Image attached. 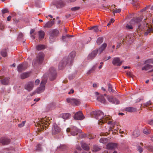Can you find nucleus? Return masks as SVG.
<instances>
[{"label": "nucleus", "instance_id": "1", "mask_svg": "<svg viewBox=\"0 0 153 153\" xmlns=\"http://www.w3.org/2000/svg\"><path fill=\"white\" fill-rule=\"evenodd\" d=\"M91 115L93 117H94L98 120V123L100 124L105 122L110 119L109 117L104 116L103 112L101 111H93L91 113Z\"/></svg>", "mask_w": 153, "mask_h": 153}, {"label": "nucleus", "instance_id": "2", "mask_svg": "<svg viewBox=\"0 0 153 153\" xmlns=\"http://www.w3.org/2000/svg\"><path fill=\"white\" fill-rule=\"evenodd\" d=\"M50 119L51 118L49 117L42 118L38 123H37V126L39 127L40 128L44 129V127H46L45 125L48 126L50 124Z\"/></svg>", "mask_w": 153, "mask_h": 153}, {"label": "nucleus", "instance_id": "3", "mask_svg": "<svg viewBox=\"0 0 153 153\" xmlns=\"http://www.w3.org/2000/svg\"><path fill=\"white\" fill-rule=\"evenodd\" d=\"M47 74H45L42 78V80L40 85V86L36 90V92L38 94H40L44 91L45 89V85L47 80Z\"/></svg>", "mask_w": 153, "mask_h": 153}, {"label": "nucleus", "instance_id": "4", "mask_svg": "<svg viewBox=\"0 0 153 153\" xmlns=\"http://www.w3.org/2000/svg\"><path fill=\"white\" fill-rule=\"evenodd\" d=\"M50 41L52 43L54 41L55 38L59 34V31L56 29L51 30L50 33Z\"/></svg>", "mask_w": 153, "mask_h": 153}, {"label": "nucleus", "instance_id": "5", "mask_svg": "<svg viewBox=\"0 0 153 153\" xmlns=\"http://www.w3.org/2000/svg\"><path fill=\"white\" fill-rule=\"evenodd\" d=\"M56 70L53 68H50L48 76L51 80H53L56 78Z\"/></svg>", "mask_w": 153, "mask_h": 153}, {"label": "nucleus", "instance_id": "6", "mask_svg": "<svg viewBox=\"0 0 153 153\" xmlns=\"http://www.w3.org/2000/svg\"><path fill=\"white\" fill-rule=\"evenodd\" d=\"M74 119L79 120H82L85 118V117L81 111H79L76 113L74 116Z\"/></svg>", "mask_w": 153, "mask_h": 153}, {"label": "nucleus", "instance_id": "7", "mask_svg": "<svg viewBox=\"0 0 153 153\" xmlns=\"http://www.w3.org/2000/svg\"><path fill=\"white\" fill-rule=\"evenodd\" d=\"M53 4L56 6L57 8H61L63 7L66 5L65 1L62 0H58L53 2Z\"/></svg>", "mask_w": 153, "mask_h": 153}, {"label": "nucleus", "instance_id": "8", "mask_svg": "<svg viewBox=\"0 0 153 153\" xmlns=\"http://www.w3.org/2000/svg\"><path fill=\"white\" fill-rule=\"evenodd\" d=\"M76 55V52L74 51L71 52L69 55L68 59V64L71 65L73 62V59Z\"/></svg>", "mask_w": 153, "mask_h": 153}, {"label": "nucleus", "instance_id": "9", "mask_svg": "<svg viewBox=\"0 0 153 153\" xmlns=\"http://www.w3.org/2000/svg\"><path fill=\"white\" fill-rule=\"evenodd\" d=\"M68 132L71 131V134L73 136H75L78 133H81V131L79 129L76 127H74L71 129L69 128H68Z\"/></svg>", "mask_w": 153, "mask_h": 153}, {"label": "nucleus", "instance_id": "10", "mask_svg": "<svg viewBox=\"0 0 153 153\" xmlns=\"http://www.w3.org/2000/svg\"><path fill=\"white\" fill-rule=\"evenodd\" d=\"M28 66L27 63V62H24L22 64H19L17 67L18 71L19 72H21L25 70Z\"/></svg>", "mask_w": 153, "mask_h": 153}, {"label": "nucleus", "instance_id": "11", "mask_svg": "<svg viewBox=\"0 0 153 153\" xmlns=\"http://www.w3.org/2000/svg\"><path fill=\"white\" fill-rule=\"evenodd\" d=\"M68 102L71 103L72 105H78L80 104L79 100L73 98H68Z\"/></svg>", "mask_w": 153, "mask_h": 153}, {"label": "nucleus", "instance_id": "12", "mask_svg": "<svg viewBox=\"0 0 153 153\" xmlns=\"http://www.w3.org/2000/svg\"><path fill=\"white\" fill-rule=\"evenodd\" d=\"M44 54L43 53H39L36 57V62L39 64L42 63L44 59Z\"/></svg>", "mask_w": 153, "mask_h": 153}, {"label": "nucleus", "instance_id": "13", "mask_svg": "<svg viewBox=\"0 0 153 153\" xmlns=\"http://www.w3.org/2000/svg\"><path fill=\"white\" fill-rule=\"evenodd\" d=\"M67 64V59L66 57H65L59 63L58 66L60 70L63 69Z\"/></svg>", "mask_w": 153, "mask_h": 153}, {"label": "nucleus", "instance_id": "14", "mask_svg": "<svg viewBox=\"0 0 153 153\" xmlns=\"http://www.w3.org/2000/svg\"><path fill=\"white\" fill-rule=\"evenodd\" d=\"M122 63V61L120 60L118 57L114 58L112 61V63L114 65L117 66H120Z\"/></svg>", "mask_w": 153, "mask_h": 153}, {"label": "nucleus", "instance_id": "15", "mask_svg": "<svg viewBox=\"0 0 153 153\" xmlns=\"http://www.w3.org/2000/svg\"><path fill=\"white\" fill-rule=\"evenodd\" d=\"M34 86V82H28L25 86V89L28 91H30L32 90Z\"/></svg>", "mask_w": 153, "mask_h": 153}, {"label": "nucleus", "instance_id": "16", "mask_svg": "<svg viewBox=\"0 0 153 153\" xmlns=\"http://www.w3.org/2000/svg\"><path fill=\"white\" fill-rule=\"evenodd\" d=\"M60 129L59 127L56 124H54L53 125L52 129V133L53 134H56L60 131Z\"/></svg>", "mask_w": 153, "mask_h": 153}, {"label": "nucleus", "instance_id": "17", "mask_svg": "<svg viewBox=\"0 0 153 153\" xmlns=\"http://www.w3.org/2000/svg\"><path fill=\"white\" fill-rule=\"evenodd\" d=\"M98 50H97L93 51L88 55V60H92L96 56Z\"/></svg>", "mask_w": 153, "mask_h": 153}, {"label": "nucleus", "instance_id": "18", "mask_svg": "<svg viewBox=\"0 0 153 153\" xmlns=\"http://www.w3.org/2000/svg\"><path fill=\"white\" fill-rule=\"evenodd\" d=\"M10 142V140L6 137H2L0 139V143L3 145L8 144Z\"/></svg>", "mask_w": 153, "mask_h": 153}, {"label": "nucleus", "instance_id": "19", "mask_svg": "<svg viewBox=\"0 0 153 153\" xmlns=\"http://www.w3.org/2000/svg\"><path fill=\"white\" fill-rule=\"evenodd\" d=\"M108 100L109 102L114 104H117L119 103V101L117 99L111 96L108 97Z\"/></svg>", "mask_w": 153, "mask_h": 153}, {"label": "nucleus", "instance_id": "20", "mask_svg": "<svg viewBox=\"0 0 153 153\" xmlns=\"http://www.w3.org/2000/svg\"><path fill=\"white\" fill-rule=\"evenodd\" d=\"M55 20V19L53 18L52 21L47 22L45 24L44 27L45 28L51 27L54 25Z\"/></svg>", "mask_w": 153, "mask_h": 153}, {"label": "nucleus", "instance_id": "21", "mask_svg": "<svg viewBox=\"0 0 153 153\" xmlns=\"http://www.w3.org/2000/svg\"><path fill=\"white\" fill-rule=\"evenodd\" d=\"M117 144L114 143H109L106 145V148L108 149H112L117 147Z\"/></svg>", "mask_w": 153, "mask_h": 153}, {"label": "nucleus", "instance_id": "22", "mask_svg": "<svg viewBox=\"0 0 153 153\" xmlns=\"http://www.w3.org/2000/svg\"><path fill=\"white\" fill-rule=\"evenodd\" d=\"M107 45L106 43H104L99 48L98 50V52L100 54L105 49Z\"/></svg>", "mask_w": 153, "mask_h": 153}, {"label": "nucleus", "instance_id": "23", "mask_svg": "<svg viewBox=\"0 0 153 153\" xmlns=\"http://www.w3.org/2000/svg\"><path fill=\"white\" fill-rule=\"evenodd\" d=\"M125 111H126L130 113L134 112L136 111L137 109L132 107H128L125 109Z\"/></svg>", "mask_w": 153, "mask_h": 153}, {"label": "nucleus", "instance_id": "24", "mask_svg": "<svg viewBox=\"0 0 153 153\" xmlns=\"http://www.w3.org/2000/svg\"><path fill=\"white\" fill-rule=\"evenodd\" d=\"M0 78L1 79V82L2 84L4 85H7L9 82V78H5L3 79L1 78V76H0Z\"/></svg>", "mask_w": 153, "mask_h": 153}, {"label": "nucleus", "instance_id": "25", "mask_svg": "<svg viewBox=\"0 0 153 153\" xmlns=\"http://www.w3.org/2000/svg\"><path fill=\"white\" fill-rule=\"evenodd\" d=\"M98 101L104 104L105 102V100L103 96H100L97 99Z\"/></svg>", "mask_w": 153, "mask_h": 153}, {"label": "nucleus", "instance_id": "26", "mask_svg": "<svg viewBox=\"0 0 153 153\" xmlns=\"http://www.w3.org/2000/svg\"><path fill=\"white\" fill-rule=\"evenodd\" d=\"M152 68L153 66L152 65L147 64L143 67H142V70L147 71Z\"/></svg>", "mask_w": 153, "mask_h": 153}, {"label": "nucleus", "instance_id": "27", "mask_svg": "<svg viewBox=\"0 0 153 153\" xmlns=\"http://www.w3.org/2000/svg\"><path fill=\"white\" fill-rule=\"evenodd\" d=\"M81 144L82 148L84 150H88L89 149V147L87 144L83 142H82Z\"/></svg>", "mask_w": 153, "mask_h": 153}, {"label": "nucleus", "instance_id": "28", "mask_svg": "<svg viewBox=\"0 0 153 153\" xmlns=\"http://www.w3.org/2000/svg\"><path fill=\"white\" fill-rule=\"evenodd\" d=\"M29 76V74L28 73H24L20 75L21 78L22 79H24L28 77Z\"/></svg>", "mask_w": 153, "mask_h": 153}, {"label": "nucleus", "instance_id": "29", "mask_svg": "<svg viewBox=\"0 0 153 153\" xmlns=\"http://www.w3.org/2000/svg\"><path fill=\"white\" fill-rule=\"evenodd\" d=\"M140 135V132L138 130H135L133 134V137H138Z\"/></svg>", "mask_w": 153, "mask_h": 153}, {"label": "nucleus", "instance_id": "30", "mask_svg": "<svg viewBox=\"0 0 153 153\" xmlns=\"http://www.w3.org/2000/svg\"><path fill=\"white\" fill-rule=\"evenodd\" d=\"M39 38L43 39L44 38L45 33L44 31H39Z\"/></svg>", "mask_w": 153, "mask_h": 153}, {"label": "nucleus", "instance_id": "31", "mask_svg": "<svg viewBox=\"0 0 153 153\" xmlns=\"http://www.w3.org/2000/svg\"><path fill=\"white\" fill-rule=\"evenodd\" d=\"M103 38L102 37H100L98 38L97 41V43L98 45H100L103 42Z\"/></svg>", "mask_w": 153, "mask_h": 153}, {"label": "nucleus", "instance_id": "32", "mask_svg": "<svg viewBox=\"0 0 153 153\" xmlns=\"http://www.w3.org/2000/svg\"><path fill=\"white\" fill-rule=\"evenodd\" d=\"M45 48L44 45H38L36 47L37 49L38 50H40Z\"/></svg>", "mask_w": 153, "mask_h": 153}, {"label": "nucleus", "instance_id": "33", "mask_svg": "<svg viewBox=\"0 0 153 153\" xmlns=\"http://www.w3.org/2000/svg\"><path fill=\"white\" fill-rule=\"evenodd\" d=\"M1 55L3 57H6L7 56V53L6 49L2 50L1 52Z\"/></svg>", "mask_w": 153, "mask_h": 153}, {"label": "nucleus", "instance_id": "34", "mask_svg": "<svg viewBox=\"0 0 153 153\" xmlns=\"http://www.w3.org/2000/svg\"><path fill=\"white\" fill-rule=\"evenodd\" d=\"M90 29L93 30V31L95 32H97L99 31V29H98V27L97 26L91 27L90 28Z\"/></svg>", "mask_w": 153, "mask_h": 153}, {"label": "nucleus", "instance_id": "35", "mask_svg": "<svg viewBox=\"0 0 153 153\" xmlns=\"http://www.w3.org/2000/svg\"><path fill=\"white\" fill-rule=\"evenodd\" d=\"M113 13H119L121 11V9L120 8L117 9L115 8L113 10Z\"/></svg>", "mask_w": 153, "mask_h": 153}, {"label": "nucleus", "instance_id": "36", "mask_svg": "<svg viewBox=\"0 0 153 153\" xmlns=\"http://www.w3.org/2000/svg\"><path fill=\"white\" fill-rule=\"evenodd\" d=\"M108 90L109 91L113 93L114 92V91L112 89L111 85L110 84H108Z\"/></svg>", "mask_w": 153, "mask_h": 153}, {"label": "nucleus", "instance_id": "37", "mask_svg": "<svg viewBox=\"0 0 153 153\" xmlns=\"http://www.w3.org/2000/svg\"><path fill=\"white\" fill-rule=\"evenodd\" d=\"M106 139L105 138H102L100 139V143H105L106 142Z\"/></svg>", "mask_w": 153, "mask_h": 153}, {"label": "nucleus", "instance_id": "38", "mask_svg": "<svg viewBox=\"0 0 153 153\" xmlns=\"http://www.w3.org/2000/svg\"><path fill=\"white\" fill-rule=\"evenodd\" d=\"M62 117L64 119V121H65L67 119V114L66 113L63 114L62 116Z\"/></svg>", "mask_w": 153, "mask_h": 153}, {"label": "nucleus", "instance_id": "39", "mask_svg": "<svg viewBox=\"0 0 153 153\" xmlns=\"http://www.w3.org/2000/svg\"><path fill=\"white\" fill-rule=\"evenodd\" d=\"M94 151L95 152L98 151L100 150V148L97 146H94L93 147Z\"/></svg>", "mask_w": 153, "mask_h": 153}, {"label": "nucleus", "instance_id": "40", "mask_svg": "<svg viewBox=\"0 0 153 153\" xmlns=\"http://www.w3.org/2000/svg\"><path fill=\"white\" fill-rule=\"evenodd\" d=\"M143 132L146 134H148L150 133V131L147 129H144L143 130Z\"/></svg>", "mask_w": 153, "mask_h": 153}, {"label": "nucleus", "instance_id": "41", "mask_svg": "<svg viewBox=\"0 0 153 153\" xmlns=\"http://www.w3.org/2000/svg\"><path fill=\"white\" fill-rule=\"evenodd\" d=\"M1 12L2 14H4L5 13H8L9 12V11L7 9L5 8L4 9H2L1 10Z\"/></svg>", "mask_w": 153, "mask_h": 153}, {"label": "nucleus", "instance_id": "42", "mask_svg": "<svg viewBox=\"0 0 153 153\" xmlns=\"http://www.w3.org/2000/svg\"><path fill=\"white\" fill-rule=\"evenodd\" d=\"M152 29V28H149V29H148L146 32L144 34L145 35H147L148 34L151 32Z\"/></svg>", "mask_w": 153, "mask_h": 153}, {"label": "nucleus", "instance_id": "43", "mask_svg": "<svg viewBox=\"0 0 153 153\" xmlns=\"http://www.w3.org/2000/svg\"><path fill=\"white\" fill-rule=\"evenodd\" d=\"M142 19L140 18H136L135 20V22L136 23H138L141 22L142 21Z\"/></svg>", "mask_w": 153, "mask_h": 153}, {"label": "nucleus", "instance_id": "44", "mask_svg": "<svg viewBox=\"0 0 153 153\" xmlns=\"http://www.w3.org/2000/svg\"><path fill=\"white\" fill-rule=\"evenodd\" d=\"M66 148V146L64 145H62L60 146L58 148L61 150H64V149H65Z\"/></svg>", "mask_w": 153, "mask_h": 153}, {"label": "nucleus", "instance_id": "45", "mask_svg": "<svg viewBox=\"0 0 153 153\" xmlns=\"http://www.w3.org/2000/svg\"><path fill=\"white\" fill-rule=\"evenodd\" d=\"M80 7H76L71 8V9L72 11H75L79 10Z\"/></svg>", "mask_w": 153, "mask_h": 153}, {"label": "nucleus", "instance_id": "46", "mask_svg": "<svg viewBox=\"0 0 153 153\" xmlns=\"http://www.w3.org/2000/svg\"><path fill=\"white\" fill-rule=\"evenodd\" d=\"M146 62L149 63H152L153 64V59H148L146 61Z\"/></svg>", "mask_w": 153, "mask_h": 153}, {"label": "nucleus", "instance_id": "47", "mask_svg": "<svg viewBox=\"0 0 153 153\" xmlns=\"http://www.w3.org/2000/svg\"><path fill=\"white\" fill-rule=\"evenodd\" d=\"M41 146L40 144H38L37 146L36 149L39 151H40L41 150Z\"/></svg>", "mask_w": 153, "mask_h": 153}, {"label": "nucleus", "instance_id": "48", "mask_svg": "<svg viewBox=\"0 0 153 153\" xmlns=\"http://www.w3.org/2000/svg\"><path fill=\"white\" fill-rule=\"evenodd\" d=\"M126 74L127 75L133 78V75L132 74L131 72H127L126 73Z\"/></svg>", "mask_w": 153, "mask_h": 153}, {"label": "nucleus", "instance_id": "49", "mask_svg": "<svg viewBox=\"0 0 153 153\" xmlns=\"http://www.w3.org/2000/svg\"><path fill=\"white\" fill-rule=\"evenodd\" d=\"M126 27L128 29H132L133 28V27L131 25H127L126 26Z\"/></svg>", "mask_w": 153, "mask_h": 153}, {"label": "nucleus", "instance_id": "50", "mask_svg": "<svg viewBox=\"0 0 153 153\" xmlns=\"http://www.w3.org/2000/svg\"><path fill=\"white\" fill-rule=\"evenodd\" d=\"M151 102L150 101H149L147 102L146 103H145L144 105L145 106H148L151 105Z\"/></svg>", "mask_w": 153, "mask_h": 153}, {"label": "nucleus", "instance_id": "51", "mask_svg": "<svg viewBox=\"0 0 153 153\" xmlns=\"http://www.w3.org/2000/svg\"><path fill=\"white\" fill-rule=\"evenodd\" d=\"M138 150L141 153L142 152L143 150L142 148L140 146H138L137 148Z\"/></svg>", "mask_w": 153, "mask_h": 153}, {"label": "nucleus", "instance_id": "52", "mask_svg": "<svg viewBox=\"0 0 153 153\" xmlns=\"http://www.w3.org/2000/svg\"><path fill=\"white\" fill-rule=\"evenodd\" d=\"M148 123L150 125H153V120H149Z\"/></svg>", "mask_w": 153, "mask_h": 153}, {"label": "nucleus", "instance_id": "53", "mask_svg": "<svg viewBox=\"0 0 153 153\" xmlns=\"http://www.w3.org/2000/svg\"><path fill=\"white\" fill-rule=\"evenodd\" d=\"M23 36V34L21 33H20L19 34L18 36V38H21Z\"/></svg>", "mask_w": 153, "mask_h": 153}, {"label": "nucleus", "instance_id": "54", "mask_svg": "<svg viewBox=\"0 0 153 153\" xmlns=\"http://www.w3.org/2000/svg\"><path fill=\"white\" fill-rule=\"evenodd\" d=\"M74 77V75H70L69 76V79L71 80V79H73V78Z\"/></svg>", "mask_w": 153, "mask_h": 153}, {"label": "nucleus", "instance_id": "55", "mask_svg": "<svg viewBox=\"0 0 153 153\" xmlns=\"http://www.w3.org/2000/svg\"><path fill=\"white\" fill-rule=\"evenodd\" d=\"M66 36H62V40L64 41H65L66 40Z\"/></svg>", "mask_w": 153, "mask_h": 153}, {"label": "nucleus", "instance_id": "56", "mask_svg": "<svg viewBox=\"0 0 153 153\" xmlns=\"http://www.w3.org/2000/svg\"><path fill=\"white\" fill-rule=\"evenodd\" d=\"M74 91L73 89H71L70 91L68 92V94H73L74 93Z\"/></svg>", "mask_w": 153, "mask_h": 153}, {"label": "nucleus", "instance_id": "57", "mask_svg": "<svg viewBox=\"0 0 153 153\" xmlns=\"http://www.w3.org/2000/svg\"><path fill=\"white\" fill-rule=\"evenodd\" d=\"M76 148L77 149H78L80 151L81 150V148L80 146H76Z\"/></svg>", "mask_w": 153, "mask_h": 153}, {"label": "nucleus", "instance_id": "58", "mask_svg": "<svg viewBox=\"0 0 153 153\" xmlns=\"http://www.w3.org/2000/svg\"><path fill=\"white\" fill-rule=\"evenodd\" d=\"M40 82V81L39 79H37L35 81V83L36 85H38Z\"/></svg>", "mask_w": 153, "mask_h": 153}, {"label": "nucleus", "instance_id": "59", "mask_svg": "<svg viewBox=\"0 0 153 153\" xmlns=\"http://www.w3.org/2000/svg\"><path fill=\"white\" fill-rule=\"evenodd\" d=\"M114 20L113 19H111L110 20V24H111V23H113L114 22Z\"/></svg>", "mask_w": 153, "mask_h": 153}, {"label": "nucleus", "instance_id": "60", "mask_svg": "<svg viewBox=\"0 0 153 153\" xmlns=\"http://www.w3.org/2000/svg\"><path fill=\"white\" fill-rule=\"evenodd\" d=\"M11 17L10 16H8V17L7 18V20L8 21H10V20L11 19Z\"/></svg>", "mask_w": 153, "mask_h": 153}, {"label": "nucleus", "instance_id": "61", "mask_svg": "<svg viewBox=\"0 0 153 153\" xmlns=\"http://www.w3.org/2000/svg\"><path fill=\"white\" fill-rule=\"evenodd\" d=\"M34 31V30L33 29H31L30 31V34H31L32 33H33Z\"/></svg>", "mask_w": 153, "mask_h": 153}, {"label": "nucleus", "instance_id": "62", "mask_svg": "<svg viewBox=\"0 0 153 153\" xmlns=\"http://www.w3.org/2000/svg\"><path fill=\"white\" fill-rule=\"evenodd\" d=\"M123 67L124 68V69H126V68H130V66H123Z\"/></svg>", "mask_w": 153, "mask_h": 153}, {"label": "nucleus", "instance_id": "63", "mask_svg": "<svg viewBox=\"0 0 153 153\" xmlns=\"http://www.w3.org/2000/svg\"><path fill=\"white\" fill-rule=\"evenodd\" d=\"M93 86L94 88H97V85L96 83H94L93 85Z\"/></svg>", "mask_w": 153, "mask_h": 153}, {"label": "nucleus", "instance_id": "64", "mask_svg": "<svg viewBox=\"0 0 153 153\" xmlns=\"http://www.w3.org/2000/svg\"><path fill=\"white\" fill-rule=\"evenodd\" d=\"M22 123H20V124H19L18 125V126L19 127H23L24 126L23 125H22Z\"/></svg>", "mask_w": 153, "mask_h": 153}]
</instances>
